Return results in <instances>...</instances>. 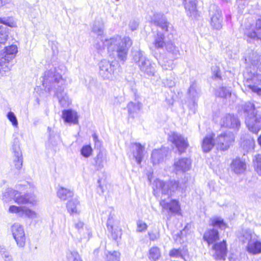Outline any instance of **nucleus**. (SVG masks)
Listing matches in <instances>:
<instances>
[{
  "label": "nucleus",
  "mask_w": 261,
  "mask_h": 261,
  "mask_svg": "<svg viewBox=\"0 0 261 261\" xmlns=\"http://www.w3.org/2000/svg\"><path fill=\"white\" fill-rule=\"evenodd\" d=\"M182 189L178 181L171 180L164 182L160 179H156L153 183L154 194L156 197H161L160 205L164 210L169 211L173 213H178L180 205L176 200H169V198L172 193Z\"/></svg>",
  "instance_id": "nucleus-1"
},
{
  "label": "nucleus",
  "mask_w": 261,
  "mask_h": 261,
  "mask_svg": "<svg viewBox=\"0 0 261 261\" xmlns=\"http://www.w3.org/2000/svg\"><path fill=\"white\" fill-rule=\"evenodd\" d=\"M148 257L151 261H158L161 257L160 249L156 246L151 247L148 251Z\"/></svg>",
  "instance_id": "nucleus-35"
},
{
  "label": "nucleus",
  "mask_w": 261,
  "mask_h": 261,
  "mask_svg": "<svg viewBox=\"0 0 261 261\" xmlns=\"http://www.w3.org/2000/svg\"><path fill=\"white\" fill-rule=\"evenodd\" d=\"M151 21L155 25L160 27L162 30L168 31V23L163 14L160 13L154 14Z\"/></svg>",
  "instance_id": "nucleus-25"
},
{
  "label": "nucleus",
  "mask_w": 261,
  "mask_h": 261,
  "mask_svg": "<svg viewBox=\"0 0 261 261\" xmlns=\"http://www.w3.org/2000/svg\"><path fill=\"white\" fill-rule=\"evenodd\" d=\"M11 232L18 246L23 247L25 244V236L22 225L15 223L11 226Z\"/></svg>",
  "instance_id": "nucleus-14"
},
{
  "label": "nucleus",
  "mask_w": 261,
  "mask_h": 261,
  "mask_svg": "<svg viewBox=\"0 0 261 261\" xmlns=\"http://www.w3.org/2000/svg\"><path fill=\"white\" fill-rule=\"evenodd\" d=\"M210 224L213 227L212 228L207 229L204 232L203 237L204 241L206 242L208 245L214 244L219 239V232L214 227H218L221 229L224 230L228 227L223 219L217 217L210 219Z\"/></svg>",
  "instance_id": "nucleus-6"
},
{
  "label": "nucleus",
  "mask_w": 261,
  "mask_h": 261,
  "mask_svg": "<svg viewBox=\"0 0 261 261\" xmlns=\"http://www.w3.org/2000/svg\"><path fill=\"white\" fill-rule=\"evenodd\" d=\"M253 162L255 170L259 176H261V154L255 155Z\"/></svg>",
  "instance_id": "nucleus-42"
},
{
  "label": "nucleus",
  "mask_w": 261,
  "mask_h": 261,
  "mask_svg": "<svg viewBox=\"0 0 261 261\" xmlns=\"http://www.w3.org/2000/svg\"><path fill=\"white\" fill-rule=\"evenodd\" d=\"M8 119L12 122V124L14 126H17L18 122L16 116L12 112H9L7 114Z\"/></svg>",
  "instance_id": "nucleus-50"
},
{
  "label": "nucleus",
  "mask_w": 261,
  "mask_h": 261,
  "mask_svg": "<svg viewBox=\"0 0 261 261\" xmlns=\"http://www.w3.org/2000/svg\"><path fill=\"white\" fill-rule=\"evenodd\" d=\"M17 52V47L16 45H12L5 47V55L0 60L1 66H2L1 64L3 62V60L7 61V63H9V62L14 58Z\"/></svg>",
  "instance_id": "nucleus-30"
},
{
  "label": "nucleus",
  "mask_w": 261,
  "mask_h": 261,
  "mask_svg": "<svg viewBox=\"0 0 261 261\" xmlns=\"http://www.w3.org/2000/svg\"><path fill=\"white\" fill-rule=\"evenodd\" d=\"M115 62L104 59L99 63V73L104 80H112L114 75V67Z\"/></svg>",
  "instance_id": "nucleus-10"
},
{
  "label": "nucleus",
  "mask_w": 261,
  "mask_h": 261,
  "mask_svg": "<svg viewBox=\"0 0 261 261\" xmlns=\"http://www.w3.org/2000/svg\"><path fill=\"white\" fill-rule=\"evenodd\" d=\"M222 1H223V2L226 3H228L230 2L231 0H222Z\"/></svg>",
  "instance_id": "nucleus-62"
},
{
  "label": "nucleus",
  "mask_w": 261,
  "mask_h": 261,
  "mask_svg": "<svg viewBox=\"0 0 261 261\" xmlns=\"http://www.w3.org/2000/svg\"><path fill=\"white\" fill-rule=\"evenodd\" d=\"M3 5L2 0H0V7H2Z\"/></svg>",
  "instance_id": "nucleus-64"
},
{
  "label": "nucleus",
  "mask_w": 261,
  "mask_h": 261,
  "mask_svg": "<svg viewBox=\"0 0 261 261\" xmlns=\"http://www.w3.org/2000/svg\"><path fill=\"white\" fill-rule=\"evenodd\" d=\"M191 167V161L187 158L176 160L174 163V169L178 173H184L188 171Z\"/></svg>",
  "instance_id": "nucleus-18"
},
{
  "label": "nucleus",
  "mask_w": 261,
  "mask_h": 261,
  "mask_svg": "<svg viewBox=\"0 0 261 261\" xmlns=\"http://www.w3.org/2000/svg\"><path fill=\"white\" fill-rule=\"evenodd\" d=\"M236 257H233L232 256L229 257V259L230 261H235L236 260Z\"/></svg>",
  "instance_id": "nucleus-59"
},
{
  "label": "nucleus",
  "mask_w": 261,
  "mask_h": 261,
  "mask_svg": "<svg viewBox=\"0 0 261 261\" xmlns=\"http://www.w3.org/2000/svg\"><path fill=\"white\" fill-rule=\"evenodd\" d=\"M165 48L168 52L172 54L176 58L180 55V51L178 48L176 46L172 41H168L166 43Z\"/></svg>",
  "instance_id": "nucleus-38"
},
{
  "label": "nucleus",
  "mask_w": 261,
  "mask_h": 261,
  "mask_svg": "<svg viewBox=\"0 0 261 261\" xmlns=\"http://www.w3.org/2000/svg\"><path fill=\"white\" fill-rule=\"evenodd\" d=\"M65 84V80L62 78L57 68H53L44 72L43 85L46 88L48 87V92L53 88L56 90L64 86Z\"/></svg>",
  "instance_id": "nucleus-5"
},
{
  "label": "nucleus",
  "mask_w": 261,
  "mask_h": 261,
  "mask_svg": "<svg viewBox=\"0 0 261 261\" xmlns=\"http://www.w3.org/2000/svg\"><path fill=\"white\" fill-rule=\"evenodd\" d=\"M163 84L168 87H172L174 85V82L172 80L168 79L164 80Z\"/></svg>",
  "instance_id": "nucleus-55"
},
{
  "label": "nucleus",
  "mask_w": 261,
  "mask_h": 261,
  "mask_svg": "<svg viewBox=\"0 0 261 261\" xmlns=\"http://www.w3.org/2000/svg\"><path fill=\"white\" fill-rule=\"evenodd\" d=\"M218 91L219 96L222 97L226 98L231 95L229 90L225 87L220 88Z\"/></svg>",
  "instance_id": "nucleus-48"
},
{
  "label": "nucleus",
  "mask_w": 261,
  "mask_h": 261,
  "mask_svg": "<svg viewBox=\"0 0 261 261\" xmlns=\"http://www.w3.org/2000/svg\"><path fill=\"white\" fill-rule=\"evenodd\" d=\"M133 59L140 67V69L142 72L146 71V70H149L150 74H154L155 73V70L153 68L154 64L149 59H147L142 52L139 51L136 53L134 55Z\"/></svg>",
  "instance_id": "nucleus-9"
},
{
  "label": "nucleus",
  "mask_w": 261,
  "mask_h": 261,
  "mask_svg": "<svg viewBox=\"0 0 261 261\" xmlns=\"http://www.w3.org/2000/svg\"><path fill=\"white\" fill-rule=\"evenodd\" d=\"M137 231L141 232L145 230L147 228V224L142 221L139 220L137 222Z\"/></svg>",
  "instance_id": "nucleus-52"
},
{
  "label": "nucleus",
  "mask_w": 261,
  "mask_h": 261,
  "mask_svg": "<svg viewBox=\"0 0 261 261\" xmlns=\"http://www.w3.org/2000/svg\"><path fill=\"white\" fill-rule=\"evenodd\" d=\"M159 63L164 70H171L173 67V63L172 60L167 61V63H166L165 61L160 60L159 61Z\"/></svg>",
  "instance_id": "nucleus-46"
},
{
  "label": "nucleus",
  "mask_w": 261,
  "mask_h": 261,
  "mask_svg": "<svg viewBox=\"0 0 261 261\" xmlns=\"http://www.w3.org/2000/svg\"><path fill=\"white\" fill-rule=\"evenodd\" d=\"M8 196L10 198L13 199L18 204H31L34 205L36 201L35 198L29 194H21L17 191L12 189H9L4 193V196Z\"/></svg>",
  "instance_id": "nucleus-7"
},
{
  "label": "nucleus",
  "mask_w": 261,
  "mask_h": 261,
  "mask_svg": "<svg viewBox=\"0 0 261 261\" xmlns=\"http://www.w3.org/2000/svg\"><path fill=\"white\" fill-rule=\"evenodd\" d=\"M74 227L78 230L81 236L79 238L80 242L83 241L87 242L92 237L91 230L87 226L84 227L83 222L77 221L74 223Z\"/></svg>",
  "instance_id": "nucleus-16"
},
{
  "label": "nucleus",
  "mask_w": 261,
  "mask_h": 261,
  "mask_svg": "<svg viewBox=\"0 0 261 261\" xmlns=\"http://www.w3.org/2000/svg\"><path fill=\"white\" fill-rule=\"evenodd\" d=\"M234 140V134L230 131H227L219 135L216 139V146L217 149L227 150Z\"/></svg>",
  "instance_id": "nucleus-12"
},
{
  "label": "nucleus",
  "mask_w": 261,
  "mask_h": 261,
  "mask_svg": "<svg viewBox=\"0 0 261 261\" xmlns=\"http://www.w3.org/2000/svg\"><path fill=\"white\" fill-rule=\"evenodd\" d=\"M65 86L61 87L60 88L55 90L56 96L58 99L60 105L64 108L68 107L71 103V100L69 99L67 93L64 92Z\"/></svg>",
  "instance_id": "nucleus-20"
},
{
  "label": "nucleus",
  "mask_w": 261,
  "mask_h": 261,
  "mask_svg": "<svg viewBox=\"0 0 261 261\" xmlns=\"http://www.w3.org/2000/svg\"><path fill=\"white\" fill-rule=\"evenodd\" d=\"M13 150L15 158L14 159V166L17 169L19 170L22 166V153L19 147L15 146L13 147Z\"/></svg>",
  "instance_id": "nucleus-34"
},
{
  "label": "nucleus",
  "mask_w": 261,
  "mask_h": 261,
  "mask_svg": "<svg viewBox=\"0 0 261 261\" xmlns=\"http://www.w3.org/2000/svg\"><path fill=\"white\" fill-rule=\"evenodd\" d=\"M142 107V105L140 102H137L136 103H134L133 106L134 110L135 111H139Z\"/></svg>",
  "instance_id": "nucleus-56"
},
{
  "label": "nucleus",
  "mask_w": 261,
  "mask_h": 261,
  "mask_svg": "<svg viewBox=\"0 0 261 261\" xmlns=\"http://www.w3.org/2000/svg\"><path fill=\"white\" fill-rule=\"evenodd\" d=\"M0 254L4 258V261H14L10 252L4 248L0 247Z\"/></svg>",
  "instance_id": "nucleus-44"
},
{
  "label": "nucleus",
  "mask_w": 261,
  "mask_h": 261,
  "mask_svg": "<svg viewBox=\"0 0 261 261\" xmlns=\"http://www.w3.org/2000/svg\"><path fill=\"white\" fill-rule=\"evenodd\" d=\"M62 118L65 122L67 123H73V124H77L78 123L77 113L71 109L63 111Z\"/></svg>",
  "instance_id": "nucleus-29"
},
{
  "label": "nucleus",
  "mask_w": 261,
  "mask_h": 261,
  "mask_svg": "<svg viewBox=\"0 0 261 261\" xmlns=\"http://www.w3.org/2000/svg\"><path fill=\"white\" fill-rule=\"evenodd\" d=\"M215 76H216V77H218V78L220 77V73H219V72L218 71H217V72H216V74H215Z\"/></svg>",
  "instance_id": "nucleus-60"
},
{
  "label": "nucleus",
  "mask_w": 261,
  "mask_h": 261,
  "mask_svg": "<svg viewBox=\"0 0 261 261\" xmlns=\"http://www.w3.org/2000/svg\"><path fill=\"white\" fill-rule=\"evenodd\" d=\"M185 8L187 15L192 18H195L198 15L196 8L197 0H184Z\"/></svg>",
  "instance_id": "nucleus-24"
},
{
  "label": "nucleus",
  "mask_w": 261,
  "mask_h": 261,
  "mask_svg": "<svg viewBox=\"0 0 261 261\" xmlns=\"http://www.w3.org/2000/svg\"><path fill=\"white\" fill-rule=\"evenodd\" d=\"M47 129L49 132V141L53 145L56 144L60 140V135L57 133L54 134V131L51 130V128L50 127H48Z\"/></svg>",
  "instance_id": "nucleus-43"
},
{
  "label": "nucleus",
  "mask_w": 261,
  "mask_h": 261,
  "mask_svg": "<svg viewBox=\"0 0 261 261\" xmlns=\"http://www.w3.org/2000/svg\"><path fill=\"white\" fill-rule=\"evenodd\" d=\"M98 183L99 184L98 188H99L101 190V192H103V190L102 189V187L100 185V180H98Z\"/></svg>",
  "instance_id": "nucleus-61"
},
{
  "label": "nucleus",
  "mask_w": 261,
  "mask_h": 261,
  "mask_svg": "<svg viewBox=\"0 0 261 261\" xmlns=\"http://www.w3.org/2000/svg\"><path fill=\"white\" fill-rule=\"evenodd\" d=\"M79 205V201L76 199L69 200L67 203L66 207L68 212L71 214H79L77 206Z\"/></svg>",
  "instance_id": "nucleus-36"
},
{
  "label": "nucleus",
  "mask_w": 261,
  "mask_h": 261,
  "mask_svg": "<svg viewBox=\"0 0 261 261\" xmlns=\"http://www.w3.org/2000/svg\"><path fill=\"white\" fill-rule=\"evenodd\" d=\"M92 149L90 145L84 146L81 150L82 155L85 158L90 156L92 153Z\"/></svg>",
  "instance_id": "nucleus-45"
},
{
  "label": "nucleus",
  "mask_w": 261,
  "mask_h": 261,
  "mask_svg": "<svg viewBox=\"0 0 261 261\" xmlns=\"http://www.w3.org/2000/svg\"><path fill=\"white\" fill-rule=\"evenodd\" d=\"M244 112L248 129L257 134L261 129V107L255 109L253 103L248 102L244 105Z\"/></svg>",
  "instance_id": "nucleus-3"
},
{
  "label": "nucleus",
  "mask_w": 261,
  "mask_h": 261,
  "mask_svg": "<svg viewBox=\"0 0 261 261\" xmlns=\"http://www.w3.org/2000/svg\"><path fill=\"white\" fill-rule=\"evenodd\" d=\"M9 211L11 213L25 215L26 216L31 218H34L37 217V214L35 212L24 206L11 205L9 208Z\"/></svg>",
  "instance_id": "nucleus-22"
},
{
  "label": "nucleus",
  "mask_w": 261,
  "mask_h": 261,
  "mask_svg": "<svg viewBox=\"0 0 261 261\" xmlns=\"http://www.w3.org/2000/svg\"><path fill=\"white\" fill-rule=\"evenodd\" d=\"M214 134H210L206 136L203 139L202 142V148L204 152H208L216 146V140H214Z\"/></svg>",
  "instance_id": "nucleus-28"
},
{
  "label": "nucleus",
  "mask_w": 261,
  "mask_h": 261,
  "mask_svg": "<svg viewBox=\"0 0 261 261\" xmlns=\"http://www.w3.org/2000/svg\"><path fill=\"white\" fill-rule=\"evenodd\" d=\"M139 22L138 21H134L133 25L132 24V31L136 30L138 27Z\"/></svg>",
  "instance_id": "nucleus-57"
},
{
  "label": "nucleus",
  "mask_w": 261,
  "mask_h": 261,
  "mask_svg": "<svg viewBox=\"0 0 261 261\" xmlns=\"http://www.w3.org/2000/svg\"><path fill=\"white\" fill-rule=\"evenodd\" d=\"M129 38L122 39L120 36H116L106 40L105 45L107 46L109 56L112 58H117L120 61L124 62L127 59L129 47L127 42Z\"/></svg>",
  "instance_id": "nucleus-2"
},
{
  "label": "nucleus",
  "mask_w": 261,
  "mask_h": 261,
  "mask_svg": "<svg viewBox=\"0 0 261 261\" xmlns=\"http://www.w3.org/2000/svg\"><path fill=\"white\" fill-rule=\"evenodd\" d=\"M107 226L108 229L111 233L112 239L117 241L121 237V229L118 225V222L116 221L111 215H110L108 219Z\"/></svg>",
  "instance_id": "nucleus-15"
},
{
  "label": "nucleus",
  "mask_w": 261,
  "mask_h": 261,
  "mask_svg": "<svg viewBox=\"0 0 261 261\" xmlns=\"http://www.w3.org/2000/svg\"><path fill=\"white\" fill-rule=\"evenodd\" d=\"M6 67H7V70H4L5 71H6L7 70H10V68H9L8 65H6Z\"/></svg>",
  "instance_id": "nucleus-63"
},
{
  "label": "nucleus",
  "mask_w": 261,
  "mask_h": 261,
  "mask_svg": "<svg viewBox=\"0 0 261 261\" xmlns=\"http://www.w3.org/2000/svg\"><path fill=\"white\" fill-rule=\"evenodd\" d=\"M246 61L250 62L253 66L261 69V54L259 56L256 53H252V56L247 57ZM261 70L257 71L246 82V86L253 93L261 97Z\"/></svg>",
  "instance_id": "nucleus-4"
},
{
  "label": "nucleus",
  "mask_w": 261,
  "mask_h": 261,
  "mask_svg": "<svg viewBox=\"0 0 261 261\" xmlns=\"http://www.w3.org/2000/svg\"><path fill=\"white\" fill-rule=\"evenodd\" d=\"M166 156L165 149H154L151 154V161L154 165L160 164L164 161Z\"/></svg>",
  "instance_id": "nucleus-32"
},
{
  "label": "nucleus",
  "mask_w": 261,
  "mask_h": 261,
  "mask_svg": "<svg viewBox=\"0 0 261 261\" xmlns=\"http://www.w3.org/2000/svg\"><path fill=\"white\" fill-rule=\"evenodd\" d=\"M92 137H93V140L95 142V146L97 148H100L101 145V143L98 140L97 135L96 134H94L92 135Z\"/></svg>",
  "instance_id": "nucleus-54"
},
{
  "label": "nucleus",
  "mask_w": 261,
  "mask_h": 261,
  "mask_svg": "<svg viewBox=\"0 0 261 261\" xmlns=\"http://www.w3.org/2000/svg\"><path fill=\"white\" fill-rule=\"evenodd\" d=\"M221 125L223 127L238 130L240 126V122L234 115L228 114L222 118Z\"/></svg>",
  "instance_id": "nucleus-17"
},
{
  "label": "nucleus",
  "mask_w": 261,
  "mask_h": 261,
  "mask_svg": "<svg viewBox=\"0 0 261 261\" xmlns=\"http://www.w3.org/2000/svg\"><path fill=\"white\" fill-rule=\"evenodd\" d=\"M94 166L97 170H101L103 167L105 163L107 162L106 153L102 151H99L96 156L94 158Z\"/></svg>",
  "instance_id": "nucleus-33"
},
{
  "label": "nucleus",
  "mask_w": 261,
  "mask_h": 261,
  "mask_svg": "<svg viewBox=\"0 0 261 261\" xmlns=\"http://www.w3.org/2000/svg\"><path fill=\"white\" fill-rule=\"evenodd\" d=\"M255 234L250 229H245L243 230L241 235V239L242 241L246 242L248 241V243L250 241L255 239Z\"/></svg>",
  "instance_id": "nucleus-41"
},
{
  "label": "nucleus",
  "mask_w": 261,
  "mask_h": 261,
  "mask_svg": "<svg viewBox=\"0 0 261 261\" xmlns=\"http://www.w3.org/2000/svg\"><path fill=\"white\" fill-rule=\"evenodd\" d=\"M144 74H146L147 75L150 76H153L154 75L155 73L154 74H149V70H146V71H142Z\"/></svg>",
  "instance_id": "nucleus-58"
},
{
  "label": "nucleus",
  "mask_w": 261,
  "mask_h": 261,
  "mask_svg": "<svg viewBox=\"0 0 261 261\" xmlns=\"http://www.w3.org/2000/svg\"><path fill=\"white\" fill-rule=\"evenodd\" d=\"M133 149V155L138 164H140L144 156L145 147L140 144L135 143L132 146Z\"/></svg>",
  "instance_id": "nucleus-31"
},
{
  "label": "nucleus",
  "mask_w": 261,
  "mask_h": 261,
  "mask_svg": "<svg viewBox=\"0 0 261 261\" xmlns=\"http://www.w3.org/2000/svg\"><path fill=\"white\" fill-rule=\"evenodd\" d=\"M164 35L161 33H158L157 36L154 38L153 44L156 48H163L165 47L166 43L164 41Z\"/></svg>",
  "instance_id": "nucleus-40"
},
{
  "label": "nucleus",
  "mask_w": 261,
  "mask_h": 261,
  "mask_svg": "<svg viewBox=\"0 0 261 261\" xmlns=\"http://www.w3.org/2000/svg\"><path fill=\"white\" fill-rule=\"evenodd\" d=\"M169 255L173 257H180L184 259V253L180 249H173L169 252Z\"/></svg>",
  "instance_id": "nucleus-47"
},
{
  "label": "nucleus",
  "mask_w": 261,
  "mask_h": 261,
  "mask_svg": "<svg viewBox=\"0 0 261 261\" xmlns=\"http://www.w3.org/2000/svg\"><path fill=\"white\" fill-rule=\"evenodd\" d=\"M120 253L116 251H114L107 255L108 261H119Z\"/></svg>",
  "instance_id": "nucleus-49"
},
{
  "label": "nucleus",
  "mask_w": 261,
  "mask_h": 261,
  "mask_svg": "<svg viewBox=\"0 0 261 261\" xmlns=\"http://www.w3.org/2000/svg\"><path fill=\"white\" fill-rule=\"evenodd\" d=\"M149 239L152 241L157 240L160 238V233L159 231L148 232V233Z\"/></svg>",
  "instance_id": "nucleus-53"
},
{
  "label": "nucleus",
  "mask_w": 261,
  "mask_h": 261,
  "mask_svg": "<svg viewBox=\"0 0 261 261\" xmlns=\"http://www.w3.org/2000/svg\"><path fill=\"white\" fill-rule=\"evenodd\" d=\"M230 168L236 174H241L246 170V165L244 161L240 159H236L232 161Z\"/></svg>",
  "instance_id": "nucleus-26"
},
{
  "label": "nucleus",
  "mask_w": 261,
  "mask_h": 261,
  "mask_svg": "<svg viewBox=\"0 0 261 261\" xmlns=\"http://www.w3.org/2000/svg\"><path fill=\"white\" fill-rule=\"evenodd\" d=\"M247 251L252 254L261 253V241L253 239L250 240L246 247Z\"/></svg>",
  "instance_id": "nucleus-27"
},
{
  "label": "nucleus",
  "mask_w": 261,
  "mask_h": 261,
  "mask_svg": "<svg viewBox=\"0 0 261 261\" xmlns=\"http://www.w3.org/2000/svg\"><path fill=\"white\" fill-rule=\"evenodd\" d=\"M212 249L215 251L214 256L216 259H225L227 252L226 244L225 241L215 243L212 246Z\"/></svg>",
  "instance_id": "nucleus-19"
},
{
  "label": "nucleus",
  "mask_w": 261,
  "mask_h": 261,
  "mask_svg": "<svg viewBox=\"0 0 261 261\" xmlns=\"http://www.w3.org/2000/svg\"><path fill=\"white\" fill-rule=\"evenodd\" d=\"M104 23L101 19L97 20L94 22L92 31L97 35L100 36L103 33Z\"/></svg>",
  "instance_id": "nucleus-39"
},
{
  "label": "nucleus",
  "mask_w": 261,
  "mask_h": 261,
  "mask_svg": "<svg viewBox=\"0 0 261 261\" xmlns=\"http://www.w3.org/2000/svg\"><path fill=\"white\" fill-rule=\"evenodd\" d=\"M241 147L246 152L252 151L255 147L254 139L249 135H245L241 138Z\"/></svg>",
  "instance_id": "nucleus-23"
},
{
  "label": "nucleus",
  "mask_w": 261,
  "mask_h": 261,
  "mask_svg": "<svg viewBox=\"0 0 261 261\" xmlns=\"http://www.w3.org/2000/svg\"><path fill=\"white\" fill-rule=\"evenodd\" d=\"M0 23L4 24L10 27H13L14 25V22L10 17L0 18Z\"/></svg>",
  "instance_id": "nucleus-51"
},
{
  "label": "nucleus",
  "mask_w": 261,
  "mask_h": 261,
  "mask_svg": "<svg viewBox=\"0 0 261 261\" xmlns=\"http://www.w3.org/2000/svg\"><path fill=\"white\" fill-rule=\"evenodd\" d=\"M210 25L214 30H220L223 26V16L220 9L215 5L210 8Z\"/></svg>",
  "instance_id": "nucleus-8"
},
{
  "label": "nucleus",
  "mask_w": 261,
  "mask_h": 261,
  "mask_svg": "<svg viewBox=\"0 0 261 261\" xmlns=\"http://www.w3.org/2000/svg\"><path fill=\"white\" fill-rule=\"evenodd\" d=\"M57 195L58 197L61 200H66L72 197L73 195V193L68 189L61 187L57 192Z\"/></svg>",
  "instance_id": "nucleus-37"
},
{
  "label": "nucleus",
  "mask_w": 261,
  "mask_h": 261,
  "mask_svg": "<svg viewBox=\"0 0 261 261\" xmlns=\"http://www.w3.org/2000/svg\"><path fill=\"white\" fill-rule=\"evenodd\" d=\"M201 90L196 82H191L188 89V106L194 113L195 112L197 100L200 95Z\"/></svg>",
  "instance_id": "nucleus-11"
},
{
  "label": "nucleus",
  "mask_w": 261,
  "mask_h": 261,
  "mask_svg": "<svg viewBox=\"0 0 261 261\" xmlns=\"http://www.w3.org/2000/svg\"><path fill=\"white\" fill-rule=\"evenodd\" d=\"M9 211L11 213L25 215L26 216L31 218H34L37 217V214L35 212L24 206L11 205L9 208Z\"/></svg>",
  "instance_id": "nucleus-21"
},
{
  "label": "nucleus",
  "mask_w": 261,
  "mask_h": 261,
  "mask_svg": "<svg viewBox=\"0 0 261 261\" xmlns=\"http://www.w3.org/2000/svg\"><path fill=\"white\" fill-rule=\"evenodd\" d=\"M168 139L175 146L180 154L184 152L189 146L187 139L175 132H171Z\"/></svg>",
  "instance_id": "nucleus-13"
}]
</instances>
